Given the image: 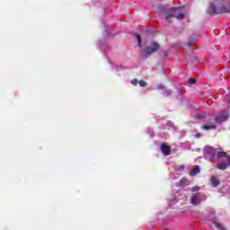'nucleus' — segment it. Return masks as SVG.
Instances as JSON below:
<instances>
[{
  "label": "nucleus",
  "instance_id": "nucleus-5",
  "mask_svg": "<svg viewBox=\"0 0 230 230\" xmlns=\"http://www.w3.org/2000/svg\"><path fill=\"white\" fill-rule=\"evenodd\" d=\"M159 44L155 42H152L150 45H148L146 49H142L144 57L146 58H148V57H152L159 49Z\"/></svg>",
  "mask_w": 230,
  "mask_h": 230
},
{
  "label": "nucleus",
  "instance_id": "nucleus-18",
  "mask_svg": "<svg viewBox=\"0 0 230 230\" xmlns=\"http://www.w3.org/2000/svg\"><path fill=\"white\" fill-rule=\"evenodd\" d=\"M140 87H146L147 84L146 81L141 80L138 82Z\"/></svg>",
  "mask_w": 230,
  "mask_h": 230
},
{
  "label": "nucleus",
  "instance_id": "nucleus-22",
  "mask_svg": "<svg viewBox=\"0 0 230 230\" xmlns=\"http://www.w3.org/2000/svg\"><path fill=\"white\" fill-rule=\"evenodd\" d=\"M99 45L101 46L102 49H105V43H103V41L99 40Z\"/></svg>",
  "mask_w": 230,
  "mask_h": 230
},
{
  "label": "nucleus",
  "instance_id": "nucleus-2",
  "mask_svg": "<svg viewBox=\"0 0 230 230\" xmlns=\"http://www.w3.org/2000/svg\"><path fill=\"white\" fill-rule=\"evenodd\" d=\"M208 15H221L230 13V2L226 0H213L208 8Z\"/></svg>",
  "mask_w": 230,
  "mask_h": 230
},
{
  "label": "nucleus",
  "instance_id": "nucleus-23",
  "mask_svg": "<svg viewBox=\"0 0 230 230\" xmlns=\"http://www.w3.org/2000/svg\"><path fill=\"white\" fill-rule=\"evenodd\" d=\"M131 84L133 85H137V84H139V81H137V79L134 78L132 81H131Z\"/></svg>",
  "mask_w": 230,
  "mask_h": 230
},
{
  "label": "nucleus",
  "instance_id": "nucleus-10",
  "mask_svg": "<svg viewBox=\"0 0 230 230\" xmlns=\"http://www.w3.org/2000/svg\"><path fill=\"white\" fill-rule=\"evenodd\" d=\"M197 40H198L197 34H192V35L189 38V46H190V47L193 46V44H195V42H197Z\"/></svg>",
  "mask_w": 230,
  "mask_h": 230
},
{
  "label": "nucleus",
  "instance_id": "nucleus-11",
  "mask_svg": "<svg viewBox=\"0 0 230 230\" xmlns=\"http://www.w3.org/2000/svg\"><path fill=\"white\" fill-rule=\"evenodd\" d=\"M197 173H200V166L196 165L193 170L190 172V175H191V177L197 175Z\"/></svg>",
  "mask_w": 230,
  "mask_h": 230
},
{
  "label": "nucleus",
  "instance_id": "nucleus-7",
  "mask_svg": "<svg viewBox=\"0 0 230 230\" xmlns=\"http://www.w3.org/2000/svg\"><path fill=\"white\" fill-rule=\"evenodd\" d=\"M160 150H161L162 154H164V155H170V154L172 152V150L170 149V146H168L164 143L161 144Z\"/></svg>",
  "mask_w": 230,
  "mask_h": 230
},
{
  "label": "nucleus",
  "instance_id": "nucleus-6",
  "mask_svg": "<svg viewBox=\"0 0 230 230\" xmlns=\"http://www.w3.org/2000/svg\"><path fill=\"white\" fill-rule=\"evenodd\" d=\"M202 200H206V196L200 193H194L190 198V202L193 206H199Z\"/></svg>",
  "mask_w": 230,
  "mask_h": 230
},
{
  "label": "nucleus",
  "instance_id": "nucleus-21",
  "mask_svg": "<svg viewBox=\"0 0 230 230\" xmlns=\"http://www.w3.org/2000/svg\"><path fill=\"white\" fill-rule=\"evenodd\" d=\"M163 57H168L170 55V52L168 50H164L162 52Z\"/></svg>",
  "mask_w": 230,
  "mask_h": 230
},
{
  "label": "nucleus",
  "instance_id": "nucleus-9",
  "mask_svg": "<svg viewBox=\"0 0 230 230\" xmlns=\"http://www.w3.org/2000/svg\"><path fill=\"white\" fill-rule=\"evenodd\" d=\"M157 88L163 90L162 94L164 96H172V94H173V92L172 90L164 88V86L162 84L158 85Z\"/></svg>",
  "mask_w": 230,
  "mask_h": 230
},
{
  "label": "nucleus",
  "instance_id": "nucleus-20",
  "mask_svg": "<svg viewBox=\"0 0 230 230\" xmlns=\"http://www.w3.org/2000/svg\"><path fill=\"white\" fill-rule=\"evenodd\" d=\"M199 190H200V188L199 186H195L190 189V191L195 192V191H199Z\"/></svg>",
  "mask_w": 230,
  "mask_h": 230
},
{
  "label": "nucleus",
  "instance_id": "nucleus-24",
  "mask_svg": "<svg viewBox=\"0 0 230 230\" xmlns=\"http://www.w3.org/2000/svg\"><path fill=\"white\" fill-rule=\"evenodd\" d=\"M167 125H168V127H173V122L168 121V122H167Z\"/></svg>",
  "mask_w": 230,
  "mask_h": 230
},
{
  "label": "nucleus",
  "instance_id": "nucleus-4",
  "mask_svg": "<svg viewBox=\"0 0 230 230\" xmlns=\"http://www.w3.org/2000/svg\"><path fill=\"white\" fill-rule=\"evenodd\" d=\"M164 13L165 15V22H172V20L173 17L177 19V21H182L184 19V13H179V9L177 8H170V9H165L164 11Z\"/></svg>",
  "mask_w": 230,
  "mask_h": 230
},
{
  "label": "nucleus",
  "instance_id": "nucleus-12",
  "mask_svg": "<svg viewBox=\"0 0 230 230\" xmlns=\"http://www.w3.org/2000/svg\"><path fill=\"white\" fill-rule=\"evenodd\" d=\"M218 184H220V181L218 180V178H217V176H212L211 185L213 186V188H217Z\"/></svg>",
  "mask_w": 230,
  "mask_h": 230
},
{
  "label": "nucleus",
  "instance_id": "nucleus-3",
  "mask_svg": "<svg viewBox=\"0 0 230 230\" xmlns=\"http://www.w3.org/2000/svg\"><path fill=\"white\" fill-rule=\"evenodd\" d=\"M227 118H229V113L227 111H224L217 117L211 118L208 120H207V124L202 126L201 128L203 130H215L217 129V125H215V123H224V121L227 120Z\"/></svg>",
  "mask_w": 230,
  "mask_h": 230
},
{
  "label": "nucleus",
  "instance_id": "nucleus-14",
  "mask_svg": "<svg viewBox=\"0 0 230 230\" xmlns=\"http://www.w3.org/2000/svg\"><path fill=\"white\" fill-rule=\"evenodd\" d=\"M125 69H127V66H113L112 67V71H123Z\"/></svg>",
  "mask_w": 230,
  "mask_h": 230
},
{
  "label": "nucleus",
  "instance_id": "nucleus-16",
  "mask_svg": "<svg viewBox=\"0 0 230 230\" xmlns=\"http://www.w3.org/2000/svg\"><path fill=\"white\" fill-rule=\"evenodd\" d=\"M214 224L217 229L226 230V228L220 223L214 220Z\"/></svg>",
  "mask_w": 230,
  "mask_h": 230
},
{
  "label": "nucleus",
  "instance_id": "nucleus-17",
  "mask_svg": "<svg viewBox=\"0 0 230 230\" xmlns=\"http://www.w3.org/2000/svg\"><path fill=\"white\" fill-rule=\"evenodd\" d=\"M147 134H149L150 137H154V129H152V128H147Z\"/></svg>",
  "mask_w": 230,
  "mask_h": 230
},
{
  "label": "nucleus",
  "instance_id": "nucleus-27",
  "mask_svg": "<svg viewBox=\"0 0 230 230\" xmlns=\"http://www.w3.org/2000/svg\"><path fill=\"white\" fill-rule=\"evenodd\" d=\"M170 179H173V174H171V175H170Z\"/></svg>",
  "mask_w": 230,
  "mask_h": 230
},
{
  "label": "nucleus",
  "instance_id": "nucleus-8",
  "mask_svg": "<svg viewBox=\"0 0 230 230\" xmlns=\"http://www.w3.org/2000/svg\"><path fill=\"white\" fill-rule=\"evenodd\" d=\"M186 170V166L184 165H173V172L172 173H175L176 175H181V173H182L183 171Z\"/></svg>",
  "mask_w": 230,
  "mask_h": 230
},
{
  "label": "nucleus",
  "instance_id": "nucleus-13",
  "mask_svg": "<svg viewBox=\"0 0 230 230\" xmlns=\"http://www.w3.org/2000/svg\"><path fill=\"white\" fill-rule=\"evenodd\" d=\"M177 197H179V194H175L171 197V199H169L170 206H173V204H175V202H177Z\"/></svg>",
  "mask_w": 230,
  "mask_h": 230
},
{
  "label": "nucleus",
  "instance_id": "nucleus-25",
  "mask_svg": "<svg viewBox=\"0 0 230 230\" xmlns=\"http://www.w3.org/2000/svg\"><path fill=\"white\" fill-rule=\"evenodd\" d=\"M202 135L200 134V133H197L196 135H195V137H200Z\"/></svg>",
  "mask_w": 230,
  "mask_h": 230
},
{
  "label": "nucleus",
  "instance_id": "nucleus-26",
  "mask_svg": "<svg viewBox=\"0 0 230 230\" xmlns=\"http://www.w3.org/2000/svg\"><path fill=\"white\" fill-rule=\"evenodd\" d=\"M186 181H187L186 179H182V180H181V182L182 183V182H184Z\"/></svg>",
  "mask_w": 230,
  "mask_h": 230
},
{
  "label": "nucleus",
  "instance_id": "nucleus-1",
  "mask_svg": "<svg viewBox=\"0 0 230 230\" xmlns=\"http://www.w3.org/2000/svg\"><path fill=\"white\" fill-rule=\"evenodd\" d=\"M204 157L207 161L211 163H217V161H222L217 164L218 170H227L230 166V156L226 152H220L218 149L207 146L203 148Z\"/></svg>",
  "mask_w": 230,
  "mask_h": 230
},
{
  "label": "nucleus",
  "instance_id": "nucleus-15",
  "mask_svg": "<svg viewBox=\"0 0 230 230\" xmlns=\"http://www.w3.org/2000/svg\"><path fill=\"white\" fill-rule=\"evenodd\" d=\"M136 39H137V42H138V46H139V48H143V43H142V41H141V37L138 35V34H136Z\"/></svg>",
  "mask_w": 230,
  "mask_h": 230
},
{
  "label": "nucleus",
  "instance_id": "nucleus-19",
  "mask_svg": "<svg viewBox=\"0 0 230 230\" xmlns=\"http://www.w3.org/2000/svg\"><path fill=\"white\" fill-rule=\"evenodd\" d=\"M189 84H190V85H193V84H197V79L190 78L189 79Z\"/></svg>",
  "mask_w": 230,
  "mask_h": 230
}]
</instances>
